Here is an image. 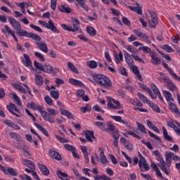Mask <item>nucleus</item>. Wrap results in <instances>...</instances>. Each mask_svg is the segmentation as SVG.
Segmentation results:
<instances>
[{
  "label": "nucleus",
  "mask_w": 180,
  "mask_h": 180,
  "mask_svg": "<svg viewBox=\"0 0 180 180\" xmlns=\"http://www.w3.org/2000/svg\"><path fill=\"white\" fill-rule=\"evenodd\" d=\"M93 79L100 85V86H103L104 88H112V81L107 76L103 75H96L93 76Z\"/></svg>",
  "instance_id": "1"
},
{
  "label": "nucleus",
  "mask_w": 180,
  "mask_h": 180,
  "mask_svg": "<svg viewBox=\"0 0 180 180\" xmlns=\"http://www.w3.org/2000/svg\"><path fill=\"white\" fill-rule=\"evenodd\" d=\"M139 158H134V165H137L139 164V168L141 171L143 172V168L145 169V171H149L150 170V165H148V163H147V160H146V158L141 155V153H139Z\"/></svg>",
  "instance_id": "2"
},
{
  "label": "nucleus",
  "mask_w": 180,
  "mask_h": 180,
  "mask_svg": "<svg viewBox=\"0 0 180 180\" xmlns=\"http://www.w3.org/2000/svg\"><path fill=\"white\" fill-rule=\"evenodd\" d=\"M17 34L20 37H29L30 39H32V40H37V41H41V37L37 34L29 32L25 30L18 31Z\"/></svg>",
  "instance_id": "3"
},
{
  "label": "nucleus",
  "mask_w": 180,
  "mask_h": 180,
  "mask_svg": "<svg viewBox=\"0 0 180 180\" xmlns=\"http://www.w3.org/2000/svg\"><path fill=\"white\" fill-rule=\"evenodd\" d=\"M39 23L44 26V27H46V29H49V30H51L53 33H60V30L57 29V27L54 25V22H53V20L50 19L49 20V22H46V21L39 20Z\"/></svg>",
  "instance_id": "4"
},
{
  "label": "nucleus",
  "mask_w": 180,
  "mask_h": 180,
  "mask_svg": "<svg viewBox=\"0 0 180 180\" xmlns=\"http://www.w3.org/2000/svg\"><path fill=\"white\" fill-rule=\"evenodd\" d=\"M107 106L109 109H114V110L123 109V105L120 104V102L112 98V97L108 98V102Z\"/></svg>",
  "instance_id": "5"
},
{
  "label": "nucleus",
  "mask_w": 180,
  "mask_h": 180,
  "mask_svg": "<svg viewBox=\"0 0 180 180\" xmlns=\"http://www.w3.org/2000/svg\"><path fill=\"white\" fill-rule=\"evenodd\" d=\"M166 161L167 162V167L169 168L171 167V160H173V161H180V158L179 156L172 153V152H166Z\"/></svg>",
  "instance_id": "6"
},
{
  "label": "nucleus",
  "mask_w": 180,
  "mask_h": 180,
  "mask_svg": "<svg viewBox=\"0 0 180 180\" xmlns=\"http://www.w3.org/2000/svg\"><path fill=\"white\" fill-rule=\"evenodd\" d=\"M8 20L17 32H20V30H22V25L20 22H19V21L16 20V19L13 18V17H9Z\"/></svg>",
  "instance_id": "7"
},
{
  "label": "nucleus",
  "mask_w": 180,
  "mask_h": 180,
  "mask_svg": "<svg viewBox=\"0 0 180 180\" xmlns=\"http://www.w3.org/2000/svg\"><path fill=\"white\" fill-rule=\"evenodd\" d=\"M133 33H134L137 37H139V39H144L146 43H148L149 44H151L150 37H148L146 34L141 32L140 30H134Z\"/></svg>",
  "instance_id": "8"
},
{
  "label": "nucleus",
  "mask_w": 180,
  "mask_h": 180,
  "mask_svg": "<svg viewBox=\"0 0 180 180\" xmlns=\"http://www.w3.org/2000/svg\"><path fill=\"white\" fill-rule=\"evenodd\" d=\"M7 109L12 115L16 116V117H20V111L16 108L15 104L10 103V106L7 105Z\"/></svg>",
  "instance_id": "9"
},
{
  "label": "nucleus",
  "mask_w": 180,
  "mask_h": 180,
  "mask_svg": "<svg viewBox=\"0 0 180 180\" xmlns=\"http://www.w3.org/2000/svg\"><path fill=\"white\" fill-rule=\"evenodd\" d=\"M151 20L148 21L149 25H150L151 27L155 28V26L158 25V18H157V14L155 12L150 11L149 12Z\"/></svg>",
  "instance_id": "10"
},
{
  "label": "nucleus",
  "mask_w": 180,
  "mask_h": 180,
  "mask_svg": "<svg viewBox=\"0 0 180 180\" xmlns=\"http://www.w3.org/2000/svg\"><path fill=\"white\" fill-rule=\"evenodd\" d=\"M41 116L43 117L44 120H46V122H49V123H54V117L46 111L42 110Z\"/></svg>",
  "instance_id": "11"
},
{
  "label": "nucleus",
  "mask_w": 180,
  "mask_h": 180,
  "mask_svg": "<svg viewBox=\"0 0 180 180\" xmlns=\"http://www.w3.org/2000/svg\"><path fill=\"white\" fill-rule=\"evenodd\" d=\"M110 117L115 120V122H118L119 123H122V124H125L126 127H128V129H133L131 125L129 124V122H127V120H122V117L111 115Z\"/></svg>",
  "instance_id": "12"
},
{
  "label": "nucleus",
  "mask_w": 180,
  "mask_h": 180,
  "mask_svg": "<svg viewBox=\"0 0 180 180\" xmlns=\"http://www.w3.org/2000/svg\"><path fill=\"white\" fill-rule=\"evenodd\" d=\"M123 53L127 64L129 67H132V65H134V61L133 60V58H131V55L130 56L129 53L126 51H123Z\"/></svg>",
  "instance_id": "13"
},
{
  "label": "nucleus",
  "mask_w": 180,
  "mask_h": 180,
  "mask_svg": "<svg viewBox=\"0 0 180 180\" xmlns=\"http://www.w3.org/2000/svg\"><path fill=\"white\" fill-rule=\"evenodd\" d=\"M151 89L153 91H151L150 90V93H148L150 98H152V99H157V96H158V94H160V90L158 89L157 86H155V84H151Z\"/></svg>",
  "instance_id": "14"
},
{
  "label": "nucleus",
  "mask_w": 180,
  "mask_h": 180,
  "mask_svg": "<svg viewBox=\"0 0 180 180\" xmlns=\"http://www.w3.org/2000/svg\"><path fill=\"white\" fill-rule=\"evenodd\" d=\"M160 168L166 174V175L169 174V172H168V169H167V167H168V163H166L165 161H164V159L162 157L160 156Z\"/></svg>",
  "instance_id": "15"
},
{
  "label": "nucleus",
  "mask_w": 180,
  "mask_h": 180,
  "mask_svg": "<svg viewBox=\"0 0 180 180\" xmlns=\"http://www.w3.org/2000/svg\"><path fill=\"white\" fill-rule=\"evenodd\" d=\"M151 60L150 63L154 65H158L161 64V60L157 57V53L152 52L150 53Z\"/></svg>",
  "instance_id": "16"
},
{
  "label": "nucleus",
  "mask_w": 180,
  "mask_h": 180,
  "mask_svg": "<svg viewBox=\"0 0 180 180\" xmlns=\"http://www.w3.org/2000/svg\"><path fill=\"white\" fill-rule=\"evenodd\" d=\"M36 45L37 46L38 49L41 50V51H43L44 53L49 52V48H47V44H46L44 41L36 42Z\"/></svg>",
  "instance_id": "17"
},
{
  "label": "nucleus",
  "mask_w": 180,
  "mask_h": 180,
  "mask_svg": "<svg viewBox=\"0 0 180 180\" xmlns=\"http://www.w3.org/2000/svg\"><path fill=\"white\" fill-rule=\"evenodd\" d=\"M49 153L51 158H53L54 160H57V161H61V155H60L58 152L52 149H49Z\"/></svg>",
  "instance_id": "18"
},
{
  "label": "nucleus",
  "mask_w": 180,
  "mask_h": 180,
  "mask_svg": "<svg viewBox=\"0 0 180 180\" xmlns=\"http://www.w3.org/2000/svg\"><path fill=\"white\" fill-rule=\"evenodd\" d=\"M23 57L25 59L22 60V64L27 68L32 67V60H30V56L26 53H24Z\"/></svg>",
  "instance_id": "19"
},
{
  "label": "nucleus",
  "mask_w": 180,
  "mask_h": 180,
  "mask_svg": "<svg viewBox=\"0 0 180 180\" xmlns=\"http://www.w3.org/2000/svg\"><path fill=\"white\" fill-rule=\"evenodd\" d=\"M4 123L8 127H12L13 129H15V130H20V127L15 124V123H13L12 121L9 120H4Z\"/></svg>",
  "instance_id": "20"
},
{
  "label": "nucleus",
  "mask_w": 180,
  "mask_h": 180,
  "mask_svg": "<svg viewBox=\"0 0 180 180\" xmlns=\"http://www.w3.org/2000/svg\"><path fill=\"white\" fill-rule=\"evenodd\" d=\"M84 136L86 139L87 141H90L91 143H92V141H94V140H95V136L94 135V131H86L84 133Z\"/></svg>",
  "instance_id": "21"
},
{
  "label": "nucleus",
  "mask_w": 180,
  "mask_h": 180,
  "mask_svg": "<svg viewBox=\"0 0 180 180\" xmlns=\"http://www.w3.org/2000/svg\"><path fill=\"white\" fill-rule=\"evenodd\" d=\"M38 167L41 172H42L44 175H46V176L50 175V170H49V168H47L46 165L38 163Z\"/></svg>",
  "instance_id": "22"
},
{
  "label": "nucleus",
  "mask_w": 180,
  "mask_h": 180,
  "mask_svg": "<svg viewBox=\"0 0 180 180\" xmlns=\"http://www.w3.org/2000/svg\"><path fill=\"white\" fill-rule=\"evenodd\" d=\"M22 164H23V165L28 167V168H30V169H36L34 163L32 160L23 159Z\"/></svg>",
  "instance_id": "23"
},
{
  "label": "nucleus",
  "mask_w": 180,
  "mask_h": 180,
  "mask_svg": "<svg viewBox=\"0 0 180 180\" xmlns=\"http://www.w3.org/2000/svg\"><path fill=\"white\" fill-rule=\"evenodd\" d=\"M28 108H30L34 110H39V113H41L43 110V107H41V105H36L34 102H31L30 104H28Z\"/></svg>",
  "instance_id": "24"
},
{
  "label": "nucleus",
  "mask_w": 180,
  "mask_h": 180,
  "mask_svg": "<svg viewBox=\"0 0 180 180\" xmlns=\"http://www.w3.org/2000/svg\"><path fill=\"white\" fill-rule=\"evenodd\" d=\"M72 23L74 31L78 32V30H79V25H81V23L79 22V20H78L77 18H72Z\"/></svg>",
  "instance_id": "25"
},
{
  "label": "nucleus",
  "mask_w": 180,
  "mask_h": 180,
  "mask_svg": "<svg viewBox=\"0 0 180 180\" xmlns=\"http://www.w3.org/2000/svg\"><path fill=\"white\" fill-rule=\"evenodd\" d=\"M100 153V161L101 164H108V159H106V156L105 155V150L103 149L99 148Z\"/></svg>",
  "instance_id": "26"
},
{
  "label": "nucleus",
  "mask_w": 180,
  "mask_h": 180,
  "mask_svg": "<svg viewBox=\"0 0 180 180\" xmlns=\"http://www.w3.org/2000/svg\"><path fill=\"white\" fill-rule=\"evenodd\" d=\"M70 84L74 85L75 86H84V83L82 82L75 79H69Z\"/></svg>",
  "instance_id": "27"
},
{
  "label": "nucleus",
  "mask_w": 180,
  "mask_h": 180,
  "mask_svg": "<svg viewBox=\"0 0 180 180\" xmlns=\"http://www.w3.org/2000/svg\"><path fill=\"white\" fill-rule=\"evenodd\" d=\"M163 94L165 95V99L167 102H174V98H172V94H171V92L165 90L163 91Z\"/></svg>",
  "instance_id": "28"
},
{
  "label": "nucleus",
  "mask_w": 180,
  "mask_h": 180,
  "mask_svg": "<svg viewBox=\"0 0 180 180\" xmlns=\"http://www.w3.org/2000/svg\"><path fill=\"white\" fill-rule=\"evenodd\" d=\"M53 71H54V68L49 64H45L44 65V72H47V74H53Z\"/></svg>",
  "instance_id": "29"
},
{
  "label": "nucleus",
  "mask_w": 180,
  "mask_h": 180,
  "mask_svg": "<svg viewBox=\"0 0 180 180\" xmlns=\"http://www.w3.org/2000/svg\"><path fill=\"white\" fill-rule=\"evenodd\" d=\"M146 123L149 129H151V130H153V131H155L156 133L160 134V129H158V128L155 127V125L153 123V122L148 120Z\"/></svg>",
  "instance_id": "30"
},
{
  "label": "nucleus",
  "mask_w": 180,
  "mask_h": 180,
  "mask_svg": "<svg viewBox=\"0 0 180 180\" xmlns=\"http://www.w3.org/2000/svg\"><path fill=\"white\" fill-rule=\"evenodd\" d=\"M68 68L72 72H74L75 74H79V71H78V68H76L75 65H73L72 63L68 62Z\"/></svg>",
  "instance_id": "31"
},
{
  "label": "nucleus",
  "mask_w": 180,
  "mask_h": 180,
  "mask_svg": "<svg viewBox=\"0 0 180 180\" xmlns=\"http://www.w3.org/2000/svg\"><path fill=\"white\" fill-rule=\"evenodd\" d=\"M132 71L135 75H136L137 78H139V81H143V77L141 74H140V70H139V68L137 66L132 67Z\"/></svg>",
  "instance_id": "32"
},
{
  "label": "nucleus",
  "mask_w": 180,
  "mask_h": 180,
  "mask_svg": "<svg viewBox=\"0 0 180 180\" xmlns=\"http://www.w3.org/2000/svg\"><path fill=\"white\" fill-rule=\"evenodd\" d=\"M60 113L63 116H67L68 119H74V115L70 111L64 109H60Z\"/></svg>",
  "instance_id": "33"
},
{
  "label": "nucleus",
  "mask_w": 180,
  "mask_h": 180,
  "mask_svg": "<svg viewBox=\"0 0 180 180\" xmlns=\"http://www.w3.org/2000/svg\"><path fill=\"white\" fill-rule=\"evenodd\" d=\"M34 125L37 127L40 131H41V133H43V134L44 136H46V137H49V132L44 129V127H41V125L39 124L37 122L34 123Z\"/></svg>",
  "instance_id": "34"
},
{
  "label": "nucleus",
  "mask_w": 180,
  "mask_h": 180,
  "mask_svg": "<svg viewBox=\"0 0 180 180\" xmlns=\"http://www.w3.org/2000/svg\"><path fill=\"white\" fill-rule=\"evenodd\" d=\"M10 136L11 137V139H14V140H16V141H22V136H20V134L16 133V132H11L10 134Z\"/></svg>",
  "instance_id": "35"
},
{
  "label": "nucleus",
  "mask_w": 180,
  "mask_h": 180,
  "mask_svg": "<svg viewBox=\"0 0 180 180\" xmlns=\"http://www.w3.org/2000/svg\"><path fill=\"white\" fill-rule=\"evenodd\" d=\"M162 131H163V136L165 140H167V141H172V137H171L168 134V131H167V129H165L164 127H162Z\"/></svg>",
  "instance_id": "36"
},
{
  "label": "nucleus",
  "mask_w": 180,
  "mask_h": 180,
  "mask_svg": "<svg viewBox=\"0 0 180 180\" xmlns=\"http://www.w3.org/2000/svg\"><path fill=\"white\" fill-rule=\"evenodd\" d=\"M35 82L37 85H39V86L43 85V83L44 82V79H43V77L36 75H35Z\"/></svg>",
  "instance_id": "37"
},
{
  "label": "nucleus",
  "mask_w": 180,
  "mask_h": 180,
  "mask_svg": "<svg viewBox=\"0 0 180 180\" xmlns=\"http://www.w3.org/2000/svg\"><path fill=\"white\" fill-rule=\"evenodd\" d=\"M18 144L16 146V148L18 150H27L29 148L27 147V145L25 143V142L22 141H18Z\"/></svg>",
  "instance_id": "38"
},
{
  "label": "nucleus",
  "mask_w": 180,
  "mask_h": 180,
  "mask_svg": "<svg viewBox=\"0 0 180 180\" xmlns=\"http://www.w3.org/2000/svg\"><path fill=\"white\" fill-rule=\"evenodd\" d=\"M136 124L138 126V129L140 130L141 133H142L143 134H147V129L143 124L136 122Z\"/></svg>",
  "instance_id": "39"
},
{
  "label": "nucleus",
  "mask_w": 180,
  "mask_h": 180,
  "mask_svg": "<svg viewBox=\"0 0 180 180\" xmlns=\"http://www.w3.org/2000/svg\"><path fill=\"white\" fill-rule=\"evenodd\" d=\"M167 89H169V91L174 92V91L176 89V86H175V84H174L172 81L170 80L167 83Z\"/></svg>",
  "instance_id": "40"
},
{
  "label": "nucleus",
  "mask_w": 180,
  "mask_h": 180,
  "mask_svg": "<svg viewBox=\"0 0 180 180\" xmlns=\"http://www.w3.org/2000/svg\"><path fill=\"white\" fill-rule=\"evenodd\" d=\"M77 2L80 5L81 7L84 9V11H86V12H88L89 9L88 8V6L85 4V0H76Z\"/></svg>",
  "instance_id": "41"
},
{
  "label": "nucleus",
  "mask_w": 180,
  "mask_h": 180,
  "mask_svg": "<svg viewBox=\"0 0 180 180\" xmlns=\"http://www.w3.org/2000/svg\"><path fill=\"white\" fill-rule=\"evenodd\" d=\"M9 174H10V175H12V176H18V172H16V171H15V169H13L12 167H8V169H7L6 175H8Z\"/></svg>",
  "instance_id": "42"
},
{
  "label": "nucleus",
  "mask_w": 180,
  "mask_h": 180,
  "mask_svg": "<svg viewBox=\"0 0 180 180\" xmlns=\"http://www.w3.org/2000/svg\"><path fill=\"white\" fill-rule=\"evenodd\" d=\"M86 32L90 36H96V30L92 27H87Z\"/></svg>",
  "instance_id": "43"
},
{
  "label": "nucleus",
  "mask_w": 180,
  "mask_h": 180,
  "mask_svg": "<svg viewBox=\"0 0 180 180\" xmlns=\"http://www.w3.org/2000/svg\"><path fill=\"white\" fill-rule=\"evenodd\" d=\"M115 63L117 64H119L120 61H123V53L122 52H120L118 55L117 53H115Z\"/></svg>",
  "instance_id": "44"
},
{
  "label": "nucleus",
  "mask_w": 180,
  "mask_h": 180,
  "mask_svg": "<svg viewBox=\"0 0 180 180\" xmlns=\"http://www.w3.org/2000/svg\"><path fill=\"white\" fill-rule=\"evenodd\" d=\"M50 95L51 96V98H53V99H58V98H60V94L58 93V91H56V90H51L50 91Z\"/></svg>",
  "instance_id": "45"
},
{
  "label": "nucleus",
  "mask_w": 180,
  "mask_h": 180,
  "mask_svg": "<svg viewBox=\"0 0 180 180\" xmlns=\"http://www.w3.org/2000/svg\"><path fill=\"white\" fill-rule=\"evenodd\" d=\"M169 105L171 110H172L174 113L176 114V112H178L179 111L178 110V107H176V105H175V103H174V102H172V101L169 102Z\"/></svg>",
  "instance_id": "46"
},
{
  "label": "nucleus",
  "mask_w": 180,
  "mask_h": 180,
  "mask_svg": "<svg viewBox=\"0 0 180 180\" xmlns=\"http://www.w3.org/2000/svg\"><path fill=\"white\" fill-rule=\"evenodd\" d=\"M59 11L60 12H65V13H71V8L65 6H62L60 8Z\"/></svg>",
  "instance_id": "47"
},
{
  "label": "nucleus",
  "mask_w": 180,
  "mask_h": 180,
  "mask_svg": "<svg viewBox=\"0 0 180 180\" xmlns=\"http://www.w3.org/2000/svg\"><path fill=\"white\" fill-rule=\"evenodd\" d=\"M13 99L15 102H17V105H18V106H22V102H20L19 97L15 93L13 94Z\"/></svg>",
  "instance_id": "48"
},
{
  "label": "nucleus",
  "mask_w": 180,
  "mask_h": 180,
  "mask_svg": "<svg viewBox=\"0 0 180 180\" xmlns=\"http://www.w3.org/2000/svg\"><path fill=\"white\" fill-rule=\"evenodd\" d=\"M163 50H165V51H167V53H174L175 51L172 47L168 46L167 44L163 46Z\"/></svg>",
  "instance_id": "49"
},
{
  "label": "nucleus",
  "mask_w": 180,
  "mask_h": 180,
  "mask_svg": "<svg viewBox=\"0 0 180 180\" xmlns=\"http://www.w3.org/2000/svg\"><path fill=\"white\" fill-rule=\"evenodd\" d=\"M139 50H142V51H144V53H146L147 54L153 53L151 52V49H150L148 46H141L139 47Z\"/></svg>",
  "instance_id": "50"
},
{
  "label": "nucleus",
  "mask_w": 180,
  "mask_h": 180,
  "mask_svg": "<svg viewBox=\"0 0 180 180\" xmlns=\"http://www.w3.org/2000/svg\"><path fill=\"white\" fill-rule=\"evenodd\" d=\"M107 127H108V131H115V130L116 129L115 127V125H113V124L112 123V122H108Z\"/></svg>",
  "instance_id": "51"
},
{
  "label": "nucleus",
  "mask_w": 180,
  "mask_h": 180,
  "mask_svg": "<svg viewBox=\"0 0 180 180\" xmlns=\"http://www.w3.org/2000/svg\"><path fill=\"white\" fill-rule=\"evenodd\" d=\"M137 95H138V97L139 98V99H141V101H142V102H143V103H146V102L147 101H148V98H147L146 97V96H144L141 93H137Z\"/></svg>",
  "instance_id": "52"
},
{
  "label": "nucleus",
  "mask_w": 180,
  "mask_h": 180,
  "mask_svg": "<svg viewBox=\"0 0 180 180\" xmlns=\"http://www.w3.org/2000/svg\"><path fill=\"white\" fill-rule=\"evenodd\" d=\"M44 101L47 103V105H49V106H53V99H51L50 96H45Z\"/></svg>",
  "instance_id": "53"
},
{
  "label": "nucleus",
  "mask_w": 180,
  "mask_h": 180,
  "mask_svg": "<svg viewBox=\"0 0 180 180\" xmlns=\"http://www.w3.org/2000/svg\"><path fill=\"white\" fill-rule=\"evenodd\" d=\"M64 147L66 150H68V151H75V147L68 144V143H66L64 145Z\"/></svg>",
  "instance_id": "54"
},
{
  "label": "nucleus",
  "mask_w": 180,
  "mask_h": 180,
  "mask_svg": "<svg viewBox=\"0 0 180 180\" xmlns=\"http://www.w3.org/2000/svg\"><path fill=\"white\" fill-rule=\"evenodd\" d=\"M131 57L134 58L135 61H139V63H142V64H145V62L143 61V60L141 59L140 57H139V56L135 55V54H131Z\"/></svg>",
  "instance_id": "55"
},
{
  "label": "nucleus",
  "mask_w": 180,
  "mask_h": 180,
  "mask_svg": "<svg viewBox=\"0 0 180 180\" xmlns=\"http://www.w3.org/2000/svg\"><path fill=\"white\" fill-rule=\"evenodd\" d=\"M30 27H32V29H34V30H36L37 32H39V33H41L43 32V30H41V28H40V27H39L37 25L30 24Z\"/></svg>",
  "instance_id": "56"
},
{
  "label": "nucleus",
  "mask_w": 180,
  "mask_h": 180,
  "mask_svg": "<svg viewBox=\"0 0 180 180\" xmlns=\"http://www.w3.org/2000/svg\"><path fill=\"white\" fill-rule=\"evenodd\" d=\"M89 67L90 68H96L98 67V63L95 60H90L89 62Z\"/></svg>",
  "instance_id": "57"
},
{
  "label": "nucleus",
  "mask_w": 180,
  "mask_h": 180,
  "mask_svg": "<svg viewBox=\"0 0 180 180\" xmlns=\"http://www.w3.org/2000/svg\"><path fill=\"white\" fill-rule=\"evenodd\" d=\"M167 126L168 127H171V129H173L174 131L176 130V129H178V127H176V125H175V124L172 121L167 122Z\"/></svg>",
  "instance_id": "58"
},
{
  "label": "nucleus",
  "mask_w": 180,
  "mask_h": 180,
  "mask_svg": "<svg viewBox=\"0 0 180 180\" xmlns=\"http://www.w3.org/2000/svg\"><path fill=\"white\" fill-rule=\"evenodd\" d=\"M160 78L162 79V81H165L166 84H167L171 80L169 79V77L165 76V75H164L162 72L160 73Z\"/></svg>",
  "instance_id": "59"
},
{
  "label": "nucleus",
  "mask_w": 180,
  "mask_h": 180,
  "mask_svg": "<svg viewBox=\"0 0 180 180\" xmlns=\"http://www.w3.org/2000/svg\"><path fill=\"white\" fill-rule=\"evenodd\" d=\"M51 8L56 11L57 8V0H51Z\"/></svg>",
  "instance_id": "60"
},
{
  "label": "nucleus",
  "mask_w": 180,
  "mask_h": 180,
  "mask_svg": "<svg viewBox=\"0 0 180 180\" xmlns=\"http://www.w3.org/2000/svg\"><path fill=\"white\" fill-rule=\"evenodd\" d=\"M61 27H63V29H64V30H68V32H75V31H74L72 27H69L65 24H62Z\"/></svg>",
  "instance_id": "61"
},
{
  "label": "nucleus",
  "mask_w": 180,
  "mask_h": 180,
  "mask_svg": "<svg viewBox=\"0 0 180 180\" xmlns=\"http://www.w3.org/2000/svg\"><path fill=\"white\" fill-rule=\"evenodd\" d=\"M35 57H37V58H39L40 61H44V56L41 54L40 52H35Z\"/></svg>",
  "instance_id": "62"
},
{
  "label": "nucleus",
  "mask_w": 180,
  "mask_h": 180,
  "mask_svg": "<svg viewBox=\"0 0 180 180\" xmlns=\"http://www.w3.org/2000/svg\"><path fill=\"white\" fill-rule=\"evenodd\" d=\"M141 143H142V144H144L145 146H146V147H148V148H149V150H153V145L151 144V143L145 142L144 140H141Z\"/></svg>",
  "instance_id": "63"
},
{
  "label": "nucleus",
  "mask_w": 180,
  "mask_h": 180,
  "mask_svg": "<svg viewBox=\"0 0 180 180\" xmlns=\"http://www.w3.org/2000/svg\"><path fill=\"white\" fill-rule=\"evenodd\" d=\"M134 105L135 106H139L140 108L143 106V103L140 102V100H139V98H134Z\"/></svg>",
  "instance_id": "64"
}]
</instances>
